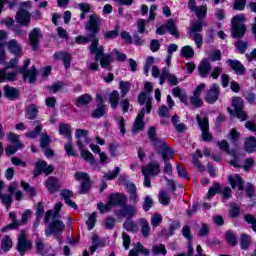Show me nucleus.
Masks as SVG:
<instances>
[{"mask_svg":"<svg viewBox=\"0 0 256 256\" xmlns=\"http://www.w3.org/2000/svg\"><path fill=\"white\" fill-rule=\"evenodd\" d=\"M61 207H63V203L58 202L54 207V212L53 210H48L45 214L44 221L46 223H49L52 219V223L49 225L48 230H46L47 236L51 235V233L59 235L65 231V224L61 220H58Z\"/></svg>","mask_w":256,"mask_h":256,"instance_id":"obj_1","label":"nucleus"},{"mask_svg":"<svg viewBox=\"0 0 256 256\" xmlns=\"http://www.w3.org/2000/svg\"><path fill=\"white\" fill-rule=\"evenodd\" d=\"M138 103L139 105H145L146 103V108H143L136 117V120L132 127V132L134 134L139 133V131H143V127H145V124L143 123V118L145 117V111L146 113H151V97L145 94V92H142L138 96Z\"/></svg>","mask_w":256,"mask_h":256,"instance_id":"obj_2","label":"nucleus"},{"mask_svg":"<svg viewBox=\"0 0 256 256\" xmlns=\"http://www.w3.org/2000/svg\"><path fill=\"white\" fill-rule=\"evenodd\" d=\"M90 41V53H92V55H95L96 61H99L100 59V65L103 69H107V67L111 65V61H113V58L109 54H103L104 48L99 44V40L95 38V36H93Z\"/></svg>","mask_w":256,"mask_h":256,"instance_id":"obj_3","label":"nucleus"},{"mask_svg":"<svg viewBox=\"0 0 256 256\" xmlns=\"http://www.w3.org/2000/svg\"><path fill=\"white\" fill-rule=\"evenodd\" d=\"M76 181H81L79 193L85 195L91 189V181L89 180V174L85 172H76L74 175Z\"/></svg>","mask_w":256,"mask_h":256,"instance_id":"obj_4","label":"nucleus"},{"mask_svg":"<svg viewBox=\"0 0 256 256\" xmlns=\"http://www.w3.org/2000/svg\"><path fill=\"white\" fill-rule=\"evenodd\" d=\"M29 65H31V60H25L24 66L22 68H19L18 72L23 74L24 79L26 81L28 80V83H35V80L37 79V70L35 68H32L31 70L25 71V69H27Z\"/></svg>","mask_w":256,"mask_h":256,"instance_id":"obj_5","label":"nucleus"},{"mask_svg":"<svg viewBox=\"0 0 256 256\" xmlns=\"http://www.w3.org/2000/svg\"><path fill=\"white\" fill-rule=\"evenodd\" d=\"M197 122L202 131L203 141H211L213 136L209 133V119L206 116H203L202 118L197 116Z\"/></svg>","mask_w":256,"mask_h":256,"instance_id":"obj_6","label":"nucleus"},{"mask_svg":"<svg viewBox=\"0 0 256 256\" xmlns=\"http://www.w3.org/2000/svg\"><path fill=\"white\" fill-rule=\"evenodd\" d=\"M167 31H169V33L174 37H179V31L177 30V26H175L173 19H169L166 25L157 28L156 33L157 35H165Z\"/></svg>","mask_w":256,"mask_h":256,"instance_id":"obj_7","label":"nucleus"},{"mask_svg":"<svg viewBox=\"0 0 256 256\" xmlns=\"http://www.w3.org/2000/svg\"><path fill=\"white\" fill-rule=\"evenodd\" d=\"M232 106L234 107V113L237 119L240 121H247V113L243 111V100L236 97L232 100Z\"/></svg>","mask_w":256,"mask_h":256,"instance_id":"obj_8","label":"nucleus"},{"mask_svg":"<svg viewBox=\"0 0 256 256\" xmlns=\"http://www.w3.org/2000/svg\"><path fill=\"white\" fill-rule=\"evenodd\" d=\"M32 243L27 240V233L25 231H21L18 236V244L17 249L21 255H23L26 251H29L31 249Z\"/></svg>","mask_w":256,"mask_h":256,"instance_id":"obj_9","label":"nucleus"},{"mask_svg":"<svg viewBox=\"0 0 256 256\" xmlns=\"http://www.w3.org/2000/svg\"><path fill=\"white\" fill-rule=\"evenodd\" d=\"M53 166L47 165V162L43 160H39L35 164V170H34V176L38 177V175H41V173H45L46 175H49L50 173H53Z\"/></svg>","mask_w":256,"mask_h":256,"instance_id":"obj_10","label":"nucleus"},{"mask_svg":"<svg viewBox=\"0 0 256 256\" xmlns=\"http://www.w3.org/2000/svg\"><path fill=\"white\" fill-rule=\"evenodd\" d=\"M16 22L20 25H24V27L29 26V23H31V13L21 7L16 14Z\"/></svg>","mask_w":256,"mask_h":256,"instance_id":"obj_11","label":"nucleus"},{"mask_svg":"<svg viewBox=\"0 0 256 256\" xmlns=\"http://www.w3.org/2000/svg\"><path fill=\"white\" fill-rule=\"evenodd\" d=\"M165 145L166 146L159 145V147H156L155 149L157 153L162 155V159L164 163H167L169 159H173V157H175V152L171 148H169V145L167 144V142H165Z\"/></svg>","mask_w":256,"mask_h":256,"instance_id":"obj_12","label":"nucleus"},{"mask_svg":"<svg viewBox=\"0 0 256 256\" xmlns=\"http://www.w3.org/2000/svg\"><path fill=\"white\" fill-rule=\"evenodd\" d=\"M87 135H89V132L85 129L76 130L75 138L77 139L79 149H83V147H85V143L86 145L89 144V137H87Z\"/></svg>","mask_w":256,"mask_h":256,"instance_id":"obj_13","label":"nucleus"},{"mask_svg":"<svg viewBox=\"0 0 256 256\" xmlns=\"http://www.w3.org/2000/svg\"><path fill=\"white\" fill-rule=\"evenodd\" d=\"M99 23H101L99 16L95 14L91 15L85 26L86 31H90L93 34L97 33L99 31Z\"/></svg>","mask_w":256,"mask_h":256,"instance_id":"obj_14","label":"nucleus"},{"mask_svg":"<svg viewBox=\"0 0 256 256\" xmlns=\"http://www.w3.org/2000/svg\"><path fill=\"white\" fill-rule=\"evenodd\" d=\"M166 79H168V82L170 83V85L179 84V80L177 79V76L169 73V68H164L162 70V73L160 74V85H163Z\"/></svg>","mask_w":256,"mask_h":256,"instance_id":"obj_15","label":"nucleus"},{"mask_svg":"<svg viewBox=\"0 0 256 256\" xmlns=\"http://www.w3.org/2000/svg\"><path fill=\"white\" fill-rule=\"evenodd\" d=\"M41 37V30H39V28H34L33 31L30 32L29 39L33 51H37V48L39 47V39H41Z\"/></svg>","mask_w":256,"mask_h":256,"instance_id":"obj_16","label":"nucleus"},{"mask_svg":"<svg viewBox=\"0 0 256 256\" xmlns=\"http://www.w3.org/2000/svg\"><path fill=\"white\" fill-rule=\"evenodd\" d=\"M5 182L0 179V201L4 205H6V209L9 210V205L13 203V198L11 197V194H5Z\"/></svg>","mask_w":256,"mask_h":256,"instance_id":"obj_17","label":"nucleus"},{"mask_svg":"<svg viewBox=\"0 0 256 256\" xmlns=\"http://www.w3.org/2000/svg\"><path fill=\"white\" fill-rule=\"evenodd\" d=\"M6 47L13 55H23V49L17 40L12 39L6 43Z\"/></svg>","mask_w":256,"mask_h":256,"instance_id":"obj_18","label":"nucleus"},{"mask_svg":"<svg viewBox=\"0 0 256 256\" xmlns=\"http://www.w3.org/2000/svg\"><path fill=\"white\" fill-rule=\"evenodd\" d=\"M54 59L55 61H63L66 69H69V67H71V54L67 52L54 53Z\"/></svg>","mask_w":256,"mask_h":256,"instance_id":"obj_19","label":"nucleus"},{"mask_svg":"<svg viewBox=\"0 0 256 256\" xmlns=\"http://www.w3.org/2000/svg\"><path fill=\"white\" fill-rule=\"evenodd\" d=\"M217 99H219V85L214 84L211 86L206 95V101L207 103H215Z\"/></svg>","mask_w":256,"mask_h":256,"instance_id":"obj_20","label":"nucleus"},{"mask_svg":"<svg viewBox=\"0 0 256 256\" xmlns=\"http://www.w3.org/2000/svg\"><path fill=\"white\" fill-rule=\"evenodd\" d=\"M155 133H156L155 127H150L148 130V137H149L150 141L152 142L153 146L155 147V149H156V147L159 148V145L166 147L165 140L157 138L155 136Z\"/></svg>","mask_w":256,"mask_h":256,"instance_id":"obj_21","label":"nucleus"},{"mask_svg":"<svg viewBox=\"0 0 256 256\" xmlns=\"http://www.w3.org/2000/svg\"><path fill=\"white\" fill-rule=\"evenodd\" d=\"M18 187H19V184L16 182H13L8 186L7 191L9 193L8 195H11L12 198L14 195L16 201H21V199H23V192H21V190H17Z\"/></svg>","mask_w":256,"mask_h":256,"instance_id":"obj_22","label":"nucleus"},{"mask_svg":"<svg viewBox=\"0 0 256 256\" xmlns=\"http://www.w3.org/2000/svg\"><path fill=\"white\" fill-rule=\"evenodd\" d=\"M8 68L0 70V83L5 81H15L17 79V72H7Z\"/></svg>","mask_w":256,"mask_h":256,"instance_id":"obj_23","label":"nucleus"},{"mask_svg":"<svg viewBox=\"0 0 256 256\" xmlns=\"http://www.w3.org/2000/svg\"><path fill=\"white\" fill-rule=\"evenodd\" d=\"M61 197L64 198V201L68 207H72V209H78V206L73 200H71V197H73V192L70 190H62L61 191Z\"/></svg>","mask_w":256,"mask_h":256,"instance_id":"obj_24","label":"nucleus"},{"mask_svg":"<svg viewBox=\"0 0 256 256\" xmlns=\"http://www.w3.org/2000/svg\"><path fill=\"white\" fill-rule=\"evenodd\" d=\"M110 205L115 207V205H123V203L127 202V197L123 194H114L109 197Z\"/></svg>","mask_w":256,"mask_h":256,"instance_id":"obj_25","label":"nucleus"},{"mask_svg":"<svg viewBox=\"0 0 256 256\" xmlns=\"http://www.w3.org/2000/svg\"><path fill=\"white\" fill-rule=\"evenodd\" d=\"M229 183L231 184L232 189H238L241 191L243 189V180L239 175H231L228 177Z\"/></svg>","mask_w":256,"mask_h":256,"instance_id":"obj_26","label":"nucleus"},{"mask_svg":"<svg viewBox=\"0 0 256 256\" xmlns=\"http://www.w3.org/2000/svg\"><path fill=\"white\" fill-rule=\"evenodd\" d=\"M172 95L174 97H178L181 103H184V105H189V98H187V93H185V91H183L181 88H174L172 90Z\"/></svg>","mask_w":256,"mask_h":256,"instance_id":"obj_27","label":"nucleus"},{"mask_svg":"<svg viewBox=\"0 0 256 256\" xmlns=\"http://www.w3.org/2000/svg\"><path fill=\"white\" fill-rule=\"evenodd\" d=\"M139 253H142L143 255H150L151 251H149V249L143 247V245L138 242L135 244V248L130 250L128 256H137V255H139Z\"/></svg>","mask_w":256,"mask_h":256,"instance_id":"obj_28","label":"nucleus"},{"mask_svg":"<svg viewBox=\"0 0 256 256\" xmlns=\"http://www.w3.org/2000/svg\"><path fill=\"white\" fill-rule=\"evenodd\" d=\"M244 149L247 153H255L256 151V138L248 137L244 142Z\"/></svg>","mask_w":256,"mask_h":256,"instance_id":"obj_29","label":"nucleus"},{"mask_svg":"<svg viewBox=\"0 0 256 256\" xmlns=\"http://www.w3.org/2000/svg\"><path fill=\"white\" fill-rule=\"evenodd\" d=\"M46 188L49 193H55V191H59V180L57 178L50 177L46 180Z\"/></svg>","mask_w":256,"mask_h":256,"instance_id":"obj_30","label":"nucleus"},{"mask_svg":"<svg viewBox=\"0 0 256 256\" xmlns=\"http://www.w3.org/2000/svg\"><path fill=\"white\" fill-rule=\"evenodd\" d=\"M198 70H199V74H200V77H207V75H209V71H211V63H209L208 60H203L199 67H198Z\"/></svg>","mask_w":256,"mask_h":256,"instance_id":"obj_31","label":"nucleus"},{"mask_svg":"<svg viewBox=\"0 0 256 256\" xmlns=\"http://www.w3.org/2000/svg\"><path fill=\"white\" fill-rule=\"evenodd\" d=\"M93 101V97L90 94H83L75 99L76 107H83L89 105V102Z\"/></svg>","mask_w":256,"mask_h":256,"instance_id":"obj_32","label":"nucleus"},{"mask_svg":"<svg viewBox=\"0 0 256 256\" xmlns=\"http://www.w3.org/2000/svg\"><path fill=\"white\" fill-rule=\"evenodd\" d=\"M228 65L235 71L238 75H243L245 73V67L243 64L237 60H228Z\"/></svg>","mask_w":256,"mask_h":256,"instance_id":"obj_33","label":"nucleus"},{"mask_svg":"<svg viewBox=\"0 0 256 256\" xmlns=\"http://www.w3.org/2000/svg\"><path fill=\"white\" fill-rule=\"evenodd\" d=\"M181 57H184V59H193L195 57V50H193V47L187 45L183 46L180 51Z\"/></svg>","mask_w":256,"mask_h":256,"instance_id":"obj_34","label":"nucleus"},{"mask_svg":"<svg viewBox=\"0 0 256 256\" xmlns=\"http://www.w3.org/2000/svg\"><path fill=\"white\" fill-rule=\"evenodd\" d=\"M245 31L247 28L244 24H240L239 26H232V35L235 38H241L245 35Z\"/></svg>","mask_w":256,"mask_h":256,"instance_id":"obj_35","label":"nucleus"},{"mask_svg":"<svg viewBox=\"0 0 256 256\" xmlns=\"http://www.w3.org/2000/svg\"><path fill=\"white\" fill-rule=\"evenodd\" d=\"M59 134L68 138V141H71V126L69 124H60L59 125Z\"/></svg>","mask_w":256,"mask_h":256,"instance_id":"obj_36","label":"nucleus"},{"mask_svg":"<svg viewBox=\"0 0 256 256\" xmlns=\"http://www.w3.org/2000/svg\"><path fill=\"white\" fill-rule=\"evenodd\" d=\"M145 171H147L148 175H159L161 173V169H159V163L154 162L148 164V167H145Z\"/></svg>","mask_w":256,"mask_h":256,"instance_id":"obj_37","label":"nucleus"},{"mask_svg":"<svg viewBox=\"0 0 256 256\" xmlns=\"http://www.w3.org/2000/svg\"><path fill=\"white\" fill-rule=\"evenodd\" d=\"M182 235L188 239V249H189V255L193 253V245L191 244V228L189 226H184L182 229Z\"/></svg>","mask_w":256,"mask_h":256,"instance_id":"obj_38","label":"nucleus"},{"mask_svg":"<svg viewBox=\"0 0 256 256\" xmlns=\"http://www.w3.org/2000/svg\"><path fill=\"white\" fill-rule=\"evenodd\" d=\"M203 31V24L201 21L192 22L190 25V35H197Z\"/></svg>","mask_w":256,"mask_h":256,"instance_id":"obj_39","label":"nucleus"},{"mask_svg":"<svg viewBox=\"0 0 256 256\" xmlns=\"http://www.w3.org/2000/svg\"><path fill=\"white\" fill-rule=\"evenodd\" d=\"M172 123L178 133H184V131L187 129L185 124L179 122V117L177 115L172 117Z\"/></svg>","mask_w":256,"mask_h":256,"instance_id":"obj_40","label":"nucleus"},{"mask_svg":"<svg viewBox=\"0 0 256 256\" xmlns=\"http://www.w3.org/2000/svg\"><path fill=\"white\" fill-rule=\"evenodd\" d=\"M4 95L8 97V99H16L19 95V91L13 87L6 86L4 87Z\"/></svg>","mask_w":256,"mask_h":256,"instance_id":"obj_41","label":"nucleus"},{"mask_svg":"<svg viewBox=\"0 0 256 256\" xmlns=\"http://www.w3.org/2000/svg\"><path fill=\"white\" fill-rule=\"evenodd\" d=\"M97 209L103 215L104 213H109V211L113 209V206L111 205V202L108 200V203L106 204L103 202H98Z\"/></svg>","mask_w":256,"mask_h":256,"instance_id":"obj_42","label":"nucleus"},{"mask_svg":"<svg viewBox=\"0 0 256 256\" xmlns=\"http://www.w3.org/2000/svg\"><path fill=\"white\" fill-rule=\"evenodd\" d=\"M137 209L134 206H126L120 211L121 217H133Z\"/></svg>","mask_w":256,"mask_h":256,"instance_id":"obj_43","label":"nucleus"},{"mask_svg":"<svg viewBox=\"0 0 256 256\" xmlns=\"http://www.w3.org/2000/svg\"><path fill=\"white\" fill-rule=\"evenodd\" d=\"M110 104L112 109H117V106L119 105V92L117 90H114L109 97Z\"/></svg>","mask_w":256,"mask_h":256,"instance_id":"obj_44","label":"nucleus"},{"mask_svg":"<svg viewBox=\"0 0 256 256\" xmlns=\"http://www.w3.org/2000/svg\"><path fill=\"white\" fill-rule=\"evenodd\" d=\"M141 231L144 237H148L151 233V227H149V222L145 218L140 219Z\"/></svg>","mask_w":256,"mask_h":256,"instance_id":"obj_45","label":"nucleus"},{"mask_svg":"<svg viewBox=\"0 0 256 256\" xmlns=\"http://www.w3.org/2000/svg\"><path fill=\"white\" fill-rule=\"evenodd\" d=\"M194 13L198 19H205L207 17V5L197 7Z\"/></svg>","mask_w":256,"mask_h":256,"instance_id":"obj_46","label":"nucleus"},{"mask_svg":"<svg viewBox=\"0 0 256 256\" xmlns=\"http://www.w3.org/2000/svg\"><path fill=\"white\" fill-rule=\"evenodd\" d=\"M18 149H23V143L18 142L14 146L13 145L7 146L6 155H15V153H17Z\"/></svg>","mask_w":256,"mask_h":256,"instance_id":"obj_47","label":"nucleus"},{"mask_svg":"<svg viewBox=\"0 0 256 256\" xmlns=\"http://www.w3.org/2000/svg\"><path fill=\"white\" fill-rule=\"evenodd\" d=\"M153 255H167V248L165 245L159 244L152 247Z\"/></svg>","mask_w":256,"mask_h":256,"instance_id":"obj_48","label":"nucleus"},{"mask_svg":"<svg viewBox=\"0 0 256 256\" xmlns=\"http://www.w3.org/2000/svg\"><path fill=\"white\" fill-rule=\"evenodd\" d=\"M107 111V107L105 105L98 106L97 109L92 113V117L94 119H100L103 117Z\"/></svg>","mask_w":256,"mask_h":256,"instance_id":"obj_49","label":"nucleus"},{"mask_svg":"<svg viewBox=\"0 0 256 256\" xmlns=\"http://www.w3.org/2000/svg\"><path fill=\"white\" fill-rule=\"evenodd\" d=\"M80 155L82 159H84L85 161H89L91 165H95V158L93 157V154L89 152V150H81Z\"/></svg>","mask_w":256,"mask_h":256,"instance_id":"obj_50","label":"nucleus"},{"mask_svg":"<svg viewBox=\"0 0 256 256\" xmlns=\"http://www.w3.org/2000/svg\"><path fill=\"white\" fill-rule=\"evenodd\" d=\"M43 130V124L37 122L35 131L26 133V137H29V139H35L39 133Z\"/></svg>","mask_w":256,"mask_h":256,"instance_id":"obj_51","label":"nucleus"},{"mask_svg":"<svg viewBox=\"0 0 256 256\" xmlns=\"http://www.w3.org/2000/svg\"><path fill=\"white\" fill-rule=\"evenodd\" d=\"M120 171L121 169L119 167H116L113 171L105 173L103 178L105 180H110V181H112V179H117V176L119 175Z\"/></svg>","mask_w":256,"mask_h":256,"instance_id":"obj_52","label":"nucleus"},{"mask_svg":"<svg viewBox=\"0 0 256 256\" xmlns=\"http://www.w3.org/2000/svg\"><path fill=\"white\" fill-rule=\"evenodd\" d=\"M158 199L162 205H169V201H171V197H169V194L165 191H160Z\"/></svg>","mask_w":256,"mask_h":256,"instance_id":"obj_53","label":"nucleus"},{"mask_svg":"<svg viewBox=\"0 0 256 256\" xmlns=\"http://www.w3.org/2000/svg\"><path fill=\"white\" fill-rule=\"evenodd\" d=\"M21 187L24 189V191H26V193H27V195H29V197H35V195H37L35 188L31 187L29 184H27L25 182H21Z\"/></svg>","mask_w":256,"mask_h":256,"instance_id":"obj_54","label":"nucleus"},{"mask_svg":"<svg viewBox=\"0 0 256 256\" xmlns=\"http://www.w3.org/2000/svg\"><path fill=\"white\" fill-rule=\"evenodd\" d=\"M13 247V241L9 236H4L2 239V249L4 251H9Z\"/></svg>","mask_w":256,"mask_h":256,"instance_id":"obj_55","label":"nucleus"},{"mask_svg":"<svg viewBox=\"0 0 256 256\" xmlns=\"http://www.w3.org/2000/svg\"><path fill=\"white\" fill-rule=\"evenodd\" d=\"M64 149L67 155H69L70 157H77L78 154L75 148H73V143L68 142L67 144L64 145Z\"/></svg>","mask_w":256,"mask_h":256,"instance_id":"obj_56","label":"nucleus"},{"mask_svg":"<svg viewBox=\"0 0 256 256\" xmlns=\"http://www.w3.org/2000/svg\"><path fill=\"white\" fill-rule=\"evenodd\" d=\"M95 223H97V212H93L92 214H90L86 222V224L88 225L89 231H91V229L95 227Z\"/></svg>","mask_w":256,"mask_h":256,"instance_id":"obj_57","label":"nucleus"},{"mask_svg":"<svg viewBox=\"0 0 256 256\" xmlns=\"http://www.w3.org/2000/svg\"><path fill=\"white\" fill-rule=\"evenodd\" d=\"M250 244H251V236L247 234H242L241 241H240L241 249H247V247H249Z\"/></svg>","mask_w":256,"mask_h":256,"instance_id":"obj_58","label":"nucleus"},{"mask_svg":"<svg viewBox=\"0 0 256 256\" xmlns=\"http://www.w3.org/2000/svg\"><path fill=\"white\" fill-rule=\"evenodd\" d=\"M37 113H38V110L36 105L31 104L30 106H28V109H27L28 119H35L37 117Z\"/></svg>","mask_w":256,"mask_h":256,"instance_id":"obj_59","label":"nucleus"},{"mask_svg":"<svg viewBox=\"0 0 256 256\" xmlns=\"http://www.w3.org/2000/svg\"><path fill=\"white\" fill-rule=\"evenodd\" d=\"M97 247H101V242L99 241V236H92V246L90 247V253L93 254L97 251Z\"/></svg>","mask_w":256,"mask_h":256,"instance_id":"obj_60","label":"nucleus"},{"mask_svg":"<svg viewBox=\"0 0 256 256\" xmlns=\"http://www.w3.org/2000/svg\"><path fill=\"white\" fill-rule=\"evenodd\" d=\"M221 191V186L218 183H215L213 187L208 190L207 198L211 199L214 195H217Z\"/></svg>","mask_w":256,"mask_h":256,"instance_id":"obj_61","label":"nucleus"},{"mask_svg":"<svg viewBox=\"0 0 256 256\" xmlns=\"http://www.w3.org/2000/svg\"><path fill=\"white\" fill-rule=\"evenodd\" d=\"M190 103L194 106V107H201V105H203V100H201V96L197 95V94H193L190 97Z\"/></svg>","mask_w":256,"mask_h":256,"instance_id":"obj_62","label":"nucleus"},{"mask_svg":"<svg viewBox=\"0 0 256 256\" xmlns=\"http://www.w3.org/2000/svg\"><path fill=\"white\" fill-rule=\"evenodd\" d=\"M163 221V216L161 214H154L151 217V225L152 227H159L161 225V222Z\"/></svg>","mask_w":256,"mask_h":256,"instance_id":"obj_63","label":"nucleus"},{"mask_svg":"<svg viewBox=\"0 0 256 256\" xmlns=\"http://www.w3.org/2000/svg\"><path fill=\"white\" fill-rule=\"evenodd\" d=\"M243 21H245V14H238L234 16L231 21L232 27L240 26L241 24L239 23H243Z\"/></svg>","mask_w":256,"mask_h":256,"instance_id":"obj_64","label":"nucleus"}]
</instances>
